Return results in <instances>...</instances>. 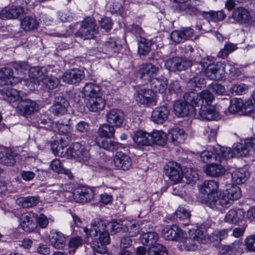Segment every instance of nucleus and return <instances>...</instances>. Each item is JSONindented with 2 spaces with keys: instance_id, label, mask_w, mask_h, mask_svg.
<instances>
[{
  "instance_id": "39448f33",
  "label": "nucleus",
  "mask_w": 255,
  "mask_h": 255,
  "mask_svg": "<svg viewBox=\"0 0 255 255\" xmlns=\"http://www.w3.org/2000/svg\"><path fill=\"white\" fill-rule=\"evenodd\" d=\"M250 140H247L245 144L242 143H235L233 146V150L229 147H218V153H222L223 158H225L226 160L236 156H246L249 154V148H251V146H248L247 145V142Z\"/></svg>"
},
{
  "instance_id": "9b49d317",
  "label": "nucleus",
  "mask_w": 255,
  "mask_h": 255,
  "mask_svg": "<svg viewBox=\"0 0 255 255\" xmlns=\"http://www.w3.org/2000/svg\"><path fill=\"white\" fill-rule=\"evenodd\" d=\"M135 99L138 103L145 106L156 105L155 93L150 89H140L137 92Z\"/></svg>"
},
{
  "instance_id": "6e6552de",
  "label": "nucleus",
  "mask_w": 255,
  "mask_h": 255,
  "mask_svg": "<svg viewBox=\"0 0 255 255\" xmlns=\"http://www.w3.org/2000/svg\"><path fill=\"white\" fill-rule=\"evenodd\" d=\"M66 153L68 156L80 162L88 161L90 158L89 151L79 142L72 144L66 149Z\"/></svg>"
},
{
  "instance_id": "0e129e2a",
  "label": "nucleus",
  "mask_w": 255,
  "mask_h": 255,
  "mask_svg": "<svg viewBox=\"0 0 255 255\" xmlns=\"http://www.w3.org/2000/svg\"><path fill=\"white\" fill-rule=\"evenodd\" d=\"M106 224L105 229L107 232L108 230H111V233L112 234H114L116 233L120 232L122 229L121 224L120 222L117 221H112L110 223H107L105 221L102 220Z\"/></svg>"
},
{
  "instance_id": "9d476101",
  "label": "nucleus",
  "mask_w": 255,
  "mask_h": 255,
  "mask_svg": "<svg viewBox=\"0 0 255 255\" xmlns=\"http://www.w3.org/2000/svg\"><path fill=\"white\" fill-rule=\"evenodd\" d=\"M69 121L66 122L63 121H58L57 123H54L51 120L48 118L40 119L38 122V126L40 128H45L47 130H54L53 127L56 126L59 131L65 133L68 131Z\"/></svg>"
},
{
  "instance_id": "412c9836",
  "label": "nucleus",
  "mask_w": 255,
  "mask_h": 255,
  "mask_svg": "<svg viewBox=\"0 0 255 255\" xmlns=\"http://www.w3.org/2000/svg\"><path fill=\"white\" fill-rule=\"evenodd\" d=\"M173 110L175 114L179 117L193 116L195 115L196 109L185 102L177 101L174 103Z\"/></svg>"
},
{
  "instance_id": "13d9d810",
  "label": "nucleus",
  "mask_w": 255,
  "mask_h": 255,
  "mask_svg": "<svg viewBox=\"0 0 255 255\" xmlns=\"http://www.w3.org/2000/svg\"><path fill=\"white\" fill-rule=\"evenodd\" d=\"M189 234L195 242L198 243H203L206 238V232L204 229H198L197 230H190Z\"/></svg>"
},
{
  "instance_id": "e2e57ef3",
  "label": "nucleus",
  "mask_w": 255,
  "mask_h": 255,
  "mask_svg": "<svg viewBox=\"0 0 255 255\" xmlns=\"http://www.w3.org/2000/svg\"><path fill=\"white\" fill-rule=\"evenodd\" d=\"M195 73L196 76H194L190 80L189 83L192 85L193 88H200L204 86L205 84V80L203 78L204 75H201L199 74H197L195 72Z\"/></svg>"
},
{
  "instance_id": "f3484780",
  "label": "nucleus",
  "mask_w": 255,
  "mask_h": 255,
  "mask_svg": "<svg viewBox=\"0 0 255 255\" xmlns=\"http://www.w3.org/2000/svg\"><path fill=\"white\" fill-rule=\"evenodd\" d=\"M36 214L28 212L23 213L20 219V226L26 232H32L36 228Z\"/></svg>"
},
{
  "instance_id": "7c9ffc66",
  "label": "nucleus",
  "mask_w": 255,
  "mask_h": 255,
  "mask_svg": "<svg viewBox=\"0 0 255 255\" xmlns=\"http://www.w3.org/2000/svg\"><path fill=\"white\" fill-rule=\"evenodd\" d=\"M219 188L218 183L213 180H206L202 184L201 191L204 194H206L205 197V203L207 204V200L210 198V195L215 196Z\"/></svg>"
},
{
  "instance_id": "8fccbe9b",
  "label": "nucleus",
  "mask_w": 255,
  "mask_h": 255,
  "mask_svg": "<svg viewBox=\"0 0 255 255\" xmlns=\"http://www.w3.org/2000/svg\"><path fill=\"white\" fill-rule=\"evenodd\" d=\"M170 134L172 141L175 144L183 143L186 138V135L182 129L177 128L172 129L170 131Z\"/></svg>"
},
{
  "instance_id": "4c0bfd02",
  "label": "nucleus",
  "mask_w": 255,
  "mask_h": 255,
  "mask_svg": "<svg viewBox=\"0 0 255 255\" xmlns=\"http://www.w3.org/2000/svg\"><path fill=\"white\" fill-rule=\"evenodd\" d=\"M101 93L100 87L92 83L86 84L82 90V94L86 100Z\"/></svg>"
},
{
  "instance_id": "09e8293b",
  "label": "nucleus",
  "mask_w": 255,
  "mask_h": 255,
  "mask_svg": "<svg viewBox=\"0 0 255 255\" xmlns=\"http://www.w3.org/2000/svg\"><path fill=\"white\" fill-rule=\"evenodd\" d=\"M117 37H110L103 45V50L107 54L116 53L119 48Z\"/></svg>"
},
{
  "instance_id": "ddd939ff",
  "label": "nucleus",
  "mask_w": 255,
  "mask_h": 255,
  "mask_svg": "<svg viewBox=\"0 0 255 255\" xmlns=\"http://www.w3.org/2000/svg\"><path fill=\"white\" fill-rule=\"evenodd\" d=\"M73 197L76 202L87 203L93 198L94 192L91 188L82 186L74 190Z\"/></svg>"
},
{
  "instance_id": "864d4df0",
  "label": "nucleus",
  "mask_w": 255,
  "mask_h": 255,
  "mask_svg": "<svg viewBox=\"0 0 255 255\" xmlns=\"http://www.w3.org/2000/svg\"><path fill=\"white\" fill-rule=\"evenodd\" d=\"M33 78L37 79L39 81L43 82V79L47 76L46 69L44 67H33L29 69Z\"/></svg>"
},
{
  "instance_id": "bb28decb",
  "label": "nucleus",
  "mask_w": 255,
  "mask_h": 255,
  "mask_svg": "<svg viewBox=\"0 0 255 255\" xmlns=\"http://www.w3.org/2000/svg\"><path fill=\"white\" fill-rule=\"evenodd\" d=\"M49 240L51 245L54 248L62 249L66 244V238L61 232L55 230L50 231Z\"/></svg>"
},
{
  "instance_id": "b1692460",
  "label": "nucleus",
  "mask_w": 255,
  "mask_h": 255,
  "mask_svg": "<svg viewBox=\"0 0 255 255\" xmlns=\"http://www.w3.org/2000/svg\"><path fill=\"white\" fill-rule=\"evenodd\" d=\"M193 35V29L190 27L182 28L180 30H174L171 34L172 40L176 43L184 42Z\"/></svg>"
},
{
  "instance_id": "de8ad7c7",
  "label": "nucleus",
  "mask_w": 255,
  "mask_h": 255,
  "mask_svg": "<svg viewBox=\"0 0 255 255\" xmlns=\"http://www.w3.org/2000/svg\"><path fill=\"white\" fill-rule=\"evenodd\" d=\"M115 126L108 124L101 126L98 129V134L100 137L112 138L114 137L115 132Z\"/></svg>"
},
{
  "instance_id": "603ef678",
  "label": "nucleus",
  "mask_w": 255,
  "mask_h": 255,
  "mask_svg": "<svg viewBox=\"0 0 255 255\" xmlns=\"http://www.w3.org/2000/svg\"><path fill=\"white\" fill-rule=\"evenodd\" d=\"M238 47L236 44L228 42L226 43L224 47L220 50L217 54V57L221 59H225L228 57L230 53L237 50Z\"/></svg>"
},
{
  "instance_id": "473e14b6",
  "label": "nucleus",
  "mask_w": 255,
  "mask_h": 255,
  "mask_svg": "<svg viewBox=\"0 0 255 255\" xmlns=\"http://www.w3.org/2000/svg\"><path fill=\"white\" fill-rule=\"evenodd\" d=\"M150 82V87L154 92L163 93L166 91L168 81L166 78L162 76L158 78H152Z\"/></svg>"
},
{
  "instance_id": "f03ea898",
  "label": "nucleus",
  "mask_w": 255,
  "mask_h": 255,
  "mask_svg": "<svg viewBox=\"0 0 255 255\" xmlns=\"http://www.w3.org/2000/svg\"><path fill=\"white\" fill-rule=\"evenodd\" d=\"M227 64L222 62L214 64L213 58L210 56L202 58L200 61L195 64L194 72L197 74L205 75L212 80L221 79L226 72Z\"/></svg>"
},
{
  "instance_id": "680f3d73",
  "label": "nucleus",
  "mask_w": 255,
  "mask_h": 255,
  "mask_svg": "<svg viewBox=\"0 0 255 255\" xmlns=\"http://www.w3.org/2000/svg\"><path fill=\"white\" fill-rule=\"evenodd\" d=\"M184 176L189 182H195L199 178L197 171L192 168H187L184 171Z\"/></svg>"
},
{
  "instance_id": "dca6fc26",
  "label": "nucleus",
  "mask_w": 255,
  "mask_h": 255,
  "mask_svg": "<svg viewBox=\"0 0 255 255\" xmlns=\"http://www.w3.org/2000/svg\"><path fill=\"white\" fill-rule=\"evenodd\" d=\"M115 166L117 169L128 170L131 167L132 163L130 157L122 151H118L113 159Z\"/></svg>"
},
{
  "instance_id": "1a4fd4ad",
  "label": "nucleus",
  "mask_w": 255,
  "mask_h": 255,
  "mask_svg": "<svg viewBox=\"0 0 255 255\" xmlns=\"http://www.w3.org/2000/svg\"><path fill=\"white\" fill-rule=\"evenodd\" d=\"M210 198L207 201L206 205L212 209L222 210V208H228L231 206L233 201L230 200L223 192L219 196L210 195Z\"/></svg>"
},
{
  "instance_id": "37998d69",
  "label": "nucleus",
  "mask_w": 255,
  "mask_h": 255,
  "mask_svg": "<svg viewBox=\"0 0 255 255\" xmlns=\"http://www.w3.org/2000/svg\"><path fill=\"white\" fill-rule=\"evenodd\" d=\"M13 78V71L11 68L5 67L0 68V86L11 84V79Z\"/></svg>"
},
{
  "instance_id": "338daca9",
  "label": "nucleus",
  "mask_w": 255,
  "mask_h": 255,
  "mask_svg": "<svg viewBox=\"0 0 255 255\" xmlns=\"http://www.w3.org/2000/svg\"><path fill=\"white\" fill-rule=\"evenodd\" d=\"M68 244L70 249L69 253H74L77 248L82 245V239L79 237L72 238L70 240Z\"/></svg>"
},
{
  "instance_id": "e433bc0d",
  "label": "nucleus",
  "mask_w": 255,
  "mask_h": 255,
  "mask_svg": "<svg viewBox=\"0 0 255 255\" xmlns=\"http://www.w3.org/2000/svg\"><path fill=\"white\" fill-rule=\"evenodd\" d=\"M21 27L25 31H30L37 29L39 22L36 17L25 16L21 19Z\"/></svg>"
},
{
  "instance_id": "58836bf2",
  "label": "nucleus",
  "mask_w": 255,
  "mask_h": 255,
  "mask_svg": "<svg viewBox=\"0 0 255 255\" xmlns=\"http://www.w3.org/2000/svg\"><path fill=\"white\" fill-rule=\"evenodd\" d=\"M96 142L100 147L111 152L117 150L121 145L118 142L101 137L97 138Z\"/></svg>"
},
{
  "instance_id": "c9c22d12",
  "label": "nucleus",
  "mask_w": 255,
  "mask_h": 255,
  "mask_svg": "<svg viewBox=\"0 0 255 255\" xmlns=\"http://www.w3.org/2000/svg\"><path fill=\"white\" fill-rule=\"evenodd\" d=\"M150 133L142 130L135 131L133 136L134 142L139 145L150 146L151 140H150Z\"/></svg>"
},
{
  "instance_id": "a878e982",
  "label": "nucleus",
  "mask_w": 255,
  "mask_h": 255,
  "mask_svg": "<svg viewBox=\"0 0 255 255\" xmlns=\"http://www.w3.org/2000/svg\"><path fill=\"white\" fill-rule=\"evenodd\" d=\"M65 135L63 136L57 137V139L51 144V148L53 154L58 156H63L66 153V147L68 142L65 140Z\"/></svg>"
},
{
  "instance_id": "cd10ccee",
  "label": "nucleus",
  "mask_w": 255,
  "mask_h": 255,
  "mask_svg": "<svg viewBox=\"0 0 255 255\" xmlns=\"http://www.w3.org/2000/svg\"><path fill=\"white\" fill-rule=\"evenodd\" d=\"M183 231L176 225L167 226L162 231V237L166 240L175 241L182 235Z\"/></svg>"
},
{
  "instance_id": "a18cd8bd",
  "label": "nucleus",
  "mask_w": 255,
  "mask_h": 255,
  "mask_svg": "<svg viewBox=\"0 0 255 255\" xmlns=\"http://www.w3.org/2000/svg\"><path fill=\"white\" fill-rule=\"evenodd\" d=\"M39 201L38 196H27L17 199V203L23 208H28L36 206Z\"/></svg>"
},
{
  "instance_id": "4468645a",
  "label": "nucleus",
  "mask_w": 255,
  "mask_h": 255,
  "mask_svg": "<svg viewBox=\"0 0 255 255\" xmlns=\"http://www.w3.org/2000/svg\"><path fill=\"white\" fill-rule=\"evenodd\" d=\"M220 145L214 146L211 150H204L200 153V157L202 161L204 163H212L215 161H219V163H224L226 161L225 158H223L222 154H218L217 149Z\"/></svg>"
},
{
  "instance_id": "c756f323",
  "label": "nucleus",
  "mask_w": 255,
  "mask_h": 255,
  "mask_svg": "<svg viewBox=\"0 0 255 255\" xmlns=\"http://www.w3.org/2000/svg\"><path fill=\"white\" fill-rule=\"evenodd\" d=\"M24 12L23 8L21 6H12L5 7L0 12V18L2 19H16Z\"/></svg>"
},
{
  "instance_id": "2f4dec72",
  "label": "nucleus",
  "mask_w": 255,
  "mask_h": 255,
  "mask_svg": "<svg viewBox=\"0 0 255 255\" xmlns=\"http://www.w3.org/2000/svg\"><path fill=\"white\" fill-rule=\"evenodd\" d=\"M103 93L96 95L87 100V106L89 110L92 112H97L102 110L106 104L105 100L102 97Z\"/></svg>"
},
{
  "instance_id": "69168bd1",
  "label": "nucleus",
  "mask_w": 255,
  "mask_h": 255,
  "mask_svg": "<svg viewBox=\"0 0 255 255\" xmlns=\"http://www.w3.org/2000/svg\"><path fill=\"white\" fill-rule=\"evenodd\" d=\"M151 50V44L146 41L145 39L138 43V51L140 55H146L149 53Z\"/></svg>"
},
{
  "instance_id": "c85d7f7f",
  "label": "nucleus",
  "mask_w": 255,
  "mask_h": 255,
  "mask_svg": "<svg viewBox=\"0 0 255 255\" xmlns=\"http://www.w3.org/2000/svg\"><path fill=\"white\" fill-rule=\"evenodd\" d=\"M169 115V111L164 106L155 108L152 112L151 120L156 124H162L167 120Z\"/></svg>"
},
{
  "instance_id": "5701e85b",
  "label": "nucleus",
  "mask_w": 255,
  "mask_h": 255,
  "mask_svg": "<svg viewBox=\"0 0 255 255\" xmlns=\"http://www.w3.org/2000/svg\"><path fill=\"white\" fill-rule=\"evenodd\" d=\"M17 109L23 115H29L38 109V104L29 99H21L17 105Z\"/></svg>"
},
{
  "instance_id": "bf43d9fd",
  "label": "nucleus",
  "mask_w": 255,
  "mask_h": 255,
  "mask_svg": "<svg viewBox=\"0 0 255 255\" xmlns=\"http://www.w3.org/2000/svg\"><path fill=\"white\" fill-rule=\"evenodd\" d=\"M243 106V100L241 99H233L231 100L228 110L230 113L235 114L242 110Z\"/></svg>"
},
{
  "instance_id": "052dcab7",
  "label": "nucleus",
  "mask_w": 255,
  "mask_h": 255,
  "mask_svg": "<svg viewBox=\"0 0 255 255\" xmlns=\"http://www.w3.org/2000/svg\"><path fill=\"white\" fill-rule=\"evenodd\" d=\"M59 80L54 76H46L43 79V84L49 89H54L59 84Z\"/></svg>"
},
{
  "instance_id": "a19ab883",
  "label": "nucleus",
  "mask_w": 255,
  "mask_h": 255,
  "mask_svg": "<svg viewBox=\"0 0 255 255\" xmlns=\"http://www.w3.org/2000/svg\"><path fill=\"white\" fill-rule=\"evenodd\" d=\"M226 16V14L223 10L217 11L210 10L202 12V17L208 21L218 22L224 19Z\"/></svg>"
},
{
  "instance_id": "79ce46f5",
  "label": "nucleus",
  "mask_w": 255,
  "mask_h": 255,
  "mask_svg": "<svg viewBox=\"0 0 255 255\" xmlns=\"http://www.w3.org/2000/svg\"><path fill=\"white\" fill-rule=\"evenodd\" d=\"M249 176V173L244 168L238 169L232 173V180L236 184L245 182Z\"/></svg>"
},
{
  "instance_id": "f257e3e1",
  "label": "nucleus",
  "mask_w": 255,
  "mask_h": 255,
  "mask_svg": "<svg viewBox=\"0 0 255 255\" xmlns=\"http://www.w3.org/2000/svg\"><path fill=\"white\" fill-rule=\"evenodd\" d=\"M184 98L190 106L194 109L200 106L197 118L201 120H216L219 115L215 108L210 106L213 96L210 92L204 90L200 93L190 92L185 93Z\"/></svg>"
},
{
  "instance_id": "4d7b16f0",
  "label": "nucleus",
  "mask_w": 255,
  "mask_h": 255,
  "mask_svg": "<svg viewBox=\"0 0 255 255\" xmlns=\"http://www.w3.org/2000/svg\"><path fill=\"white\" fill-rule=\"evenodd\" d=\"M3 98L10 103H15L20 99L19 92L14 89L6 90Z\"/></svg>"
},
{
  "instance_id": "774afa93",
  "label": "nucleus",
  "mask_w": 255,
  "mask_h": 255,
  "mask_svg": "<svg viewBox=\"0 0 255 255\" xmlns=\"http://www.w3.org/2000/svg\"><path fill=\"white\" fill-rule=\"evenodd\" d=\"M168 90L171 94H175L178 95L182 93L181 86L177 80H172L170 83Z\"/></svg>"
},
{
  "instance_id": "423d86ee",
  "label": "nucleus",
  "mask_w": 255,
  "mask_h": 255,
  "mask_svg": "<svg viewBox=\"0 0 255 255\" xmlns=\"http://www.w3.org/2000/svg\"><path fill=\"white\" fill-rule=\"evenodd\" d=\"M99 33V27L93 17H88L81 22L80 27L76 33L78 36L84 39L94 38Z\"/></svg>"
},
{
  "instance_id": "49530a36",
  "label": "nucleus",
  "mask_w": 255,
  "mask_h": 255,
  "mask_svg": "<svg viewBox=\"0 0 255 255\" xmlns=\"http://www.w3.org/2000/svg\"><path fill=\"white\" fill-rule=\"evenodd\" d=\"M150 140L151 145L153 144L163 146L165 144L166 134L161 130H154L150 133Z\"/></svg>"
},
{
  "instance_id": "2eb2a0df",
  "label": "nucleus",
  "mask_w": 255,
  "mask_h": 255,
  "mask_svg": "<svg viewBox=\"0 0 255 255\" xmlns=\"http://www.w3.org/2000/svg\"><path fill=\"white\" fill-rule=\"evenodd\" d=\"M158 70V67L150 63H143L139 66L137 76L140 79L150 81L156 75Z\"/></svg>"
},
{
  "instance_id": "f8f14e48",
  "label": "nucleus",
  "mask_w": 255,
  "mask_h": 255,
  "mask_svg": "<svg viewBox=\"0 0 255 255\" xmlns=\"http://www.w3.org/2000/svg\"><path fill=\"white\" fill-rule=\"evenodd\" d=\"M164 169L166 175L175 183L181 181L183 173L179 164L175 162H169Z\"/></svg>"
},
{
  "instance_id": "ea45409f",
  "label": "nucleus",
  "mask_w": 255,
  "mask_h": 255,
  "mask_svg": "<svg viewBox=\"0 0 255 255\" xmlns=\"http://www.w3.org/2000/svg\"><path fill=\"white\" fill-rule=\"evenodd\" d=\"M179 12L182 15H195L196 16H202L203 11H200L194 4L186 3L179 7Z\"/></svg>"
},
{
  "instance_id": "72a5a7b5",
  "label": "nucleus",
  "mask_w": 255,
  "mask_h": 255,
  "mask_svg": "<svg viewBox=\"0 0 255 255\" xmlns=\"http://www.w3.org/2000/svg\"><path fill=\"white\" fill-rule=\"evenodd\" d=\"M245 213L241 209H231L226 214L224 220L227 223L236 224L243 220Z\"/></svg>"
},
{
  "instance_id": "6ab92c4d",
  "label": "nucleus",
  "mask_w": 255,
  "mask_h": 255,
  "mask_svg": "<svg viewBox=\"0 0 255 255\" xmlns=\"http://www.w3.org/2000/svg\"><path fill=\"white\" fill-rule=\"evenodd\" d=\"M69 106V102L65 98L58 96L55 97L54 103L50 108L49 111L57 116L63 115L67 113Z\"/></svg>"
},
{
  "instance_id": "4be33fe9",
  "label": "nucleus",
  "mask_w": 255,
  "mask_h": 255,
  "mask_svg": "<svg viewBox=\"0 0 255 255\" xmlns=\"http://www.w3.org/2000/svg\"><path fill=\"white\" fill-rule=\"evenodd\" d=\"M178 243L177 247L180 251H194L197 249V243L191 237H186V233L183 231L182 235L177 238Z\"/></svg>"
},
{
  "instance_id": "0eeeda50",
  "label": "nucleus",
  "mask_w": 255,
  "mask_h": 255,
  "mask_svg": "<svg viewBox=\"0 0 255 255\" xmlns=\"http://www.w3.org/2000/svg\"><path fill=\"white\" fill-rule=\"evenodd\" d=\"M194 61H195V59L191 55L190 56V59L181 57H174L166 60L164 65L169 71L175 72L190 68Z\"/></svg>"
},
{
  "instance_id": "393cba45",
  "label": "nucleus",
  "mask_w": 255,
  "mask_h": 255,
  "mask_svg": "<svg viewBox=\"0 0 255 255\" xmlns=\"http://www.w3.org/2000/svg\"><path fill=\"white\" fill-rule=\"evenodd\" d=\"M222 163H219L218 161L207 164L204 167V171L208 176L211 177H218L222 176L225 172V168L221 164Z\"/></svg>"
},
{
  "instance_id": "7ed1b4c3",
  "label": "nucleus",
  "mask_w": 255,
  "mask_h": 255,
  "mask_svg": "<svg viewBox=\"0 0 255 255\" xmlns=\"http://www.w3.org/2000/svg\"><path fill=\"white\" fill-rule=\"evenodd\" d=\"M106 224L102 219L97 218L91 224L90 234L93 239V250L98 253L105 254L107 252L105 245L110 241L109 233L106 231Z\"/></svg>"
},
{
  "instance_id": "aec40b11",
  "label": "nucleus",
  "mask_w": 255,
  "mask_h": 255,
  "mask_svg": "<svg viewBox=\"0 0 255 255\" xmlns=\"http://www.w3.org/2000/svg\"><path fill=\"white\" fill-rule=\"evenodd\" d=\"M106 117L107 123L116 128L120 127L124 121V113L118 109L110 110L107 113Z\"/></svg>"
},
{
  "instance_id": "c03bdc74",
  "label": "nucleus",
  "mask_w": 255,
  "mask_h": 255,
  "mask_svg": "<svg viewBox=\"0 0 255 255\" xmlns=\"http://www.w3.org/2000/svg\"><path fill=\"white\" fill-rule=\"evenodd\" d=\"M175 215L177 221L182 222L183 225L189 224L191 217L190 212L183 207L180 206L176 210Z\"/></svg>"
},
{
  "instance_id": "6e6d98bb",
  "label": "nucleus",
  "mask_w": 255,
  "mask_h": 255,
  "mask_svg": "<svg viewBox=\"0 0 255 255\" xmlns=\"http://www.w3.org/2000/svg\"><path fill=\"white\" fill-rule=\"evenodd\" d=\"M128 235L130 237H135L139 233V225L135 221H128L125 224Z\"/></svg>"
},
{
  "instance_id": "a211bd4d",
  "label": "nucleus",
  "mask_w": 255,
  "mask_h": 255,
  "mask_svg": "<svg viewBox=\"0 0 255 255\" xmlns=\"http://www.w3.org/2000/svg\"><path fill=\"white\" fill-rule=\"evenodd\" d=\"M84 77L85 74L83 71L75 68L65 72L62 76V79L66 83L75 84L81 82Z\"/></svg>"
},
{
  "instance_id": "f704fd0d",
  "label": "nucleus",
  "mask_w": 255,
  "mask_h": 255,
  "mask_svg": "<svg viewBox=\"0 0 255 255\" xmlns=\"http://www.w3.org/2000/svg\"><path fill=\"white\" fill-rule=\"evenodd\" d=\"M232 17L237 21L242 23H248L251 19L249 11L243 7L235 9L233 12Z\"/></svg>"
},
{
  "instance_id": "5fc2aeb1",
  "label": "nucleus",
  "mask_w": 255,
  "mask_h": 255,
  "mask_svg": "<svg viewBox=\"0 0 255 255\" xmlns=\"http://www.w3.org/2000/svg\"><path fill=\"white\" fill-rule=\"evenodd\" d=\"M228 235L227 230H215L209 236V239L212 242H220L225 239Z\"/></svg>"
},
{
  "instance_id": "20e7f679",
  "label": "nucleus",
  "mask_w": 255,
  "mask_h": 255,
  "mask_svg": "<svg viewBox=\"0 0 255 255\" xmlns=\"http://www.w3.org/2000/svg\"><path fill=\"white\" fill-rule=\"evenodd\" d=\"M159 239L157 233L155 232H147L140 236V241L143 245L150 247L148 255H168L166 248L157 244Z\"/></svg>"
},
{
  "instance_id": "3c124183",
  "label": "nucleus",
  "mask_w": 255,
  "mask_h": 255,
  "mask_svg": "<svg viewBox=\"0 0 255 255\" xmlns=\"http://www.w3.org/2000/svg\"><path fill=\"white\" fill-rule=\"evenodd\" d=\"M223 193L232 201L239 199L241 195L239 187L232 184L227 186Z\"/></svg>"
}]
</instances>
